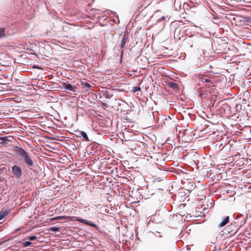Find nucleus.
Wrapping results in <instances>:
<instances>
[{"mask_svg": "<svg viewBox=\"0 0 251 251\" xmlns=\"http://www.w3.org/2000/svg\"><path fill=\"white\" fill-rule=\"evenodd\" d=\"M36 238V237H35L34 236H30L28 237L29 240L30 241H33V240H35Z\"/></svg>", "mask_w": 251, "mask_h": 251, "instance_id": "nucleus-16", "label": "nucleus"}, {"mask_svg": "<svg viewBox=\"0 0 251 251\" xmlns=\"http://www.w3.org/2000/svg\"><path fill=\"white\" fill-rule=\"evenodd\" d=\"M141 90V88L140 87H134L133 88V91L134 92H136L137 91H139Z\"/></svg>", "mask_w": 251, "mask_h": 251, "instance_id": "nucleus-14", "label": "nucleus"}, {"mask_svg": "<svg viewBox=\"0 0 251 251\" xmlns=\"http://www.w3.org/2000/svg\"><path fill=\"white\" fill-rule=\"evenodd\" d=\"M114 164H115L116 163L115 160H114Z\"/></svg>", "mask_w": 251, "mask_h": 251, "instance_id": "nucleus-21", "label": "nucleus"}, {"mask_svg": "<svg viewBox=\"0 0 251 251\" xmlns=\"http://www.w3.org/2000/svg\"><path fill=\"white\" fill-rule=\"evenodd\" d=\"M58 230V228L57 227H54L52 228L53 231H57Z\"/></svg>", "mask_w": 251, "mask_h": 251, "instance_id": "nucleus-18", "label": "nucleus"}, {"mask_svg": "<svg viewBox=\"0 0 251 251\" xmlns=\"http://www.w3.org/2000/svg\"><path fill=\"white\" fill-rule=\"evenodd\" d=\"M127 40V36L125 34L123 37V39L121 41V48L125 47Z\"/></svg>", "mask_w": 251, "mask_h": 251, "instance_id": "nucleus-6", "label": "nucleus"}, {"mask_svg": "<svg viewBox=\"0 0 251 251\" xmlns=\"http://www.w3.org/2000/svg\"><path fill=\"white\" fill-rule=\"evenodd\" d=\"M112 15H114L113 13H112V12L111 11V14H110V15H111V18L112 17Z\"/></svg>", "mask_w": 251, "mask_h": 251, "instance_id": "nucleus-19", "label": "nucleus"}, {"mask_svg": "<svg viewBox=\"0 0 251 251\" xmlns=\"http://www.w3.org/2000/svg\"><path fill=\"white\" fill-rule=\"evenodd\" d=\"M64 89L68 91L75 92L76 91L77 87L71 84H67L64 86Z\"/></svg>", "mask_w": 251, "mask_h": 251, "instance_id": "nucleus-3", "label": "nucleus"}, {"mask_svg": "<svg viewBox=\"0 0 251 251\" xmlns=\"http://www.w3.org/2000/svg\"><path fill=\"white\" fill-rule=\"evenodd\" d=\"M82 84L83 85L84 87L87 89V90L89 89H90L91 86L87 83H82Z\"/></svg>", "mask_w": 251, "mask_h": 251, "instance_id": "nucleus-12", "label": "nucleus"}, {"mask_svg": "<svg viewBox=\"0 0 251 251\" xmlns=\"http://www.w3.org/2000/svg\"><path fill=\"white\" fill-rule=\"evenodd\" d=\"M229 222V217L226 216L223 220V221L219 224V227H223L225 226Z\"/></svg>", "mask_w": 251, "mask_h": 251, "instance_id": "nucleus-4", "label": "nucleus"}, {"mask_svg": "<svg viewBox=\"0 0 251 251\" xmlns=\"http://www.w3.org/2000/svg\"><path fill=\"white\" fill-rule=\"evenodd\" d=\"M169 85L174 89H177L178 87L177 84L173 82H170Z\"/></svg>", "mask_w": 251, "mask_h": 251, "instance_id": "nucleus-11", "label": "nucleus"}, {"mask_svg": "<svg viewBox=\"0 0 251 251\" xmlns=\"http://www.w3.org/2000/svg\"><path fill=\"white\" fill-rule=\"evenodd\" d=\"M164 19H165L164 17H162L160 19H158V20H157V21H159V22H160V21H162V20H164Z\"/></svg>", "mask_w": 251, "mask_h": 251, "instance_id": "nucleus-17", "label": "nucleus"}, {"mask_svg": "<svg viewBox=\"0 0 251 251\" xmlns=\"http://www.w3.org/2000/svg\"><path fill=\"white\" fill-rule=\"evenodd\" d=\"M5 36V29L4 28H0V38Z\"/></svg>", "mask_w": 251, "mask_h": 251, "instance_id": "nucleus-10", "label": "nucleus"}, {"mask_svg": "<svg viewBox=\"0 0 251 251\" xmlns=\"http://www.w3.org/2000/svg\"><path fill=\"white\" fill-rule=\"evenodd\" d=\"M16 152L21 157V159L28 166L31 167L33 165V161L28 153L22 148L16 147Z\"/></svg>", "mask_w": 251, "mask_h": 251, "instance_id": "nucleus-1", "label": "nucleus"}, {"mask_svg": "<svg viewBox=\"0 0 251 251\" xmlns=\"http://www.w3.org/2000/svg\"><path fill=\"white\" fill-rule=\"evenodd\" d=\"M12 171L14 175L17 177H20L22 175V171L21 168L18 166H14L12 167Z\"/></svg>", "mask_w": 251, "mask_h": 251, "instance_id": "nucleus-2", "label": "nucleus"}, {"mask_svg": "<svg viewBox=\"0 0 251 251\" xmlns=\"http://www.w3.org/2000/svg\"><path fill=\"white\" fill-rule=\"evenodd\" d=\"M77 221H78L80 223H84V224H85L86 225H91L92 226H94V225L92 224L90 222H88L84 219H80V218H77L76 220Z\"/></svg>", "mask_w": 251, "mask_h": 251, "instance_id": "nucleus-8", "label": "nucleus"}, {"mask_svg": "<svg viewBox=\"0 0 251 251\" xmlns=\"http://www.w3.org/2000/svg\"><path fill=\"white\" fill-rule=\"evenodd\" d=\"M111 169V176L113 177V176H117L116 174L117 173V168L116 166H113L110 167Z\"/></svg>", "mask_w": 251, "mask_h": 251, "instance_id": "nucleus-7", "label": "nucleus"}, {"mask_svg": "<svg viewBox=\"0 0 251 251\" xmlns=\"http://www.w3.org/2000/svg\"><path fill=\"white\" fill-rule=\"evenodd\" d=\"M113 20L115 23H116V22H116V20Z\"/></svg>", "mask_w": 251, "mask_h": 251, "instance_id": "nucleus-20", "label": "nucleus"}, {"mask_svg": "<svg viewBox=\"0 0 251 251\" xmlns=\"http://www.w3.org/2000/svg\"><path fill=\"white\" fill-rule=\"evenodd\" d=\"M31 244V242H30L29 241H25L23 243V245L25 247H28V246H30Z\"/></svg>", "mask_w": 251, "mask_h": 251, "instance_id": "nucleus-13", "label": "nucleus"}, {"mask_svg": "<svg viewBox=\"0 0 251 251\" xmlns=\"http://www.w3.org/2000/svg\"><path fill=\"white\" fill-rule=\"evenodd\" d=\"M201 80L202 82H206L208 83H212L211 79L208 76H202L201 78Z\"/></svg>", "mask_w": 251, "mask_h": 251, "instance_id": "nucleus-5", "label": "nucleus"}, {"mask_svg": "<svg viewBox=\"0 0 251 251\" xmlns=\"http://www.w3.org/2000/svg\"><path fill=\"white\" fill-rule=\"evenodd\" d=\"M5 216V214L4 213H0V220L2 219L4 216Z\"/></svg>", "mask_w": 251, "mask_h": 251, "instance_id": "nucleus-15", "label": "nucleus"}, {"mask_svg": "<svg viewBox=\"0 0 251 251\" xmlns=\"http://www.w3.org/2000/svg\"><path fill=\"white\" fill-rule=\"evenodd\" d=\"M79 134H80V136H81L82 137H83V139H85V140H86V141L89 140L87 135L85 132L80 131Z\"/></svg>", "mask_w": 251, "mask_h": 251, "instance_id": "nucleus-9", "label": "nucleus"}]
</instances>
